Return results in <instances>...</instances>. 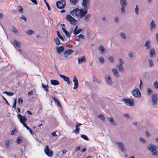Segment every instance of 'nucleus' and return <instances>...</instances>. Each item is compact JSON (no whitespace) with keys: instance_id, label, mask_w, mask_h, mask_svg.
I'll return each mask as SVG.
<instances>
[{"instance_id":"f257e3e1","label":"nucleus","mask_w":158,"mask_h":158,"mask_svg":"<svg viewBox=\"0 0 158 158\" xmlns=\"http://www.w3.org/2000/svg\"><path fill=\"white\" fill-rule=\"evenodd\" d=\"M157 147L152 143H150L149 145L147 147L148 149L150 151L152 155L158 157V152L156 150Z\"/></svg>"},{"instance_id":"f03ea898","label":"nucleus","mask_w":158,"mask_h":158,"mask_svg":"<svg viewBox=\"0 0 158 158\" xmlns=\"http://www.w3.org/2000/svg\"><path fill=\"white\" fill-rule=\"evenodd\" d=\"M66 19L70 23L73 25H75L77 20L69 14L66 15Z\"/></svg>"},{"instance_id":"7ed1b4c3","label":"nucleus","mask_w":158,"mask_h":158,"mask_svg":"<svg viewBox=\"0 0 158 158\" xmlns=\"http://www.w3.org/2000/svg\"><path fill=\"white\" fill-rule=\"evenodd\" d=\"M152 105L153 106H156L157 104L158 98L156 94L155 93L152 94L151 96Z\"/></svg>"},{"instance_id":"20e7f679","label":"nucleus","mask_w":158,"mask_h":158,"mask_svg":"<svg viewBox=\"0 0 158 158\" xmlns=\"http://www.w3.org/2000/svg\"><path fill=\"white\" fill-rule=\"evenodd\" d=\"M122 101H123L125 104L127 106H133L134 105V102L132 99H130L123 98L122 99Z\"/></svg>"},{"instance_id":"39448f33","label":"nucleus","mask_w":158,"mask_h":158,"mask_svg":"<svg viewBox=\"0 0 158 158\" xmlns=\"http://www.w3.org/2000/svg\"><path fill=\"white\" fill-rule=\"evenodd\" d=\"M66 3L65 1L62 0L56 2V5L58 8L60 9H62L65 7Z\"/></svg>"},{"instance_id":"423d86ee","label":"nucleus","mask_w":158,"mask_h":158,"mask_svg":"<svg viewBox=\"0 0 158 158\" xmlns=\"http://www.w3.org/2000/svg\"><path fill=\"white\" fill-rule=\"evenodd\" d=\"M44 151L45 154L48 156L51 157L53 155V151L50 150L49 148V146L48 145H46L44 148Z\"/></svg>"},{"instance_id":"0eeeda50","label":"nucleus","mask_w":158,"mask_h":158,"mask_svg":"<svg viewBox=\"0 0 158 158\" xmlns=\"http://www.w3.org/2000/svg\"><path fill=\"white\" fill-rule=\"evenodd\" d=\"M124 64V62L121 59H119V64H117L116 65V67L118 68L119 71L120 72H123L124 69L123 68V65Z\"/></svg>"},{"instance_id":"6e6552de","label":"nucleus","mask_w":158,"mask_h":158,"mask_svg":"<svg viewBox=\"0 0 158 158\" xmlns=\"http://www.w3.org/2000/svg\"><path fill=\"white\" fill-rule=\"evenodd\" d=\"M132 95L136 98H140L141 93L138 88H135L132 92Z\"/></svg>"},{"instance_id":"1a4fd4ad","label":"nucleus","mask_w":158,"mask_h":158,"mask_svg":"<svg viewBox=\"0 0 158 158\" xmlns=\"http://www.w3.org/2000/svg\"><path fill=\"white\" fill-rule=\"evenodd\" d=\"M88 9L86 8H84L79 9V13L80 18H82L86 15L88 12L87 10Z\"/></svg>"},{"instance_id":"9d476101","label":"nucleus","mask_w":158,"mask_h":158,"mask_svg":"<svg viewBox=\"0 0 158 158\" xmlns=\"http://www.w3.org/2000/svg\"><path fill=\"white\" fill-rule=\"evenodd\" d=\"M79 9L76 8L70 12V14L73 17H77L79 16Z\"/></svg>"},{"instance_id":"9b49d317","label":"nucleus","mask_w":158,"mask_h":158,"mask_svg":"<svg viewBox=\"0 0 158 158\" xmlns=\"http://www.w3.org/2000/svg\"><path fill=\"white\" fill-rule=\"evenodd\" d=\"M115 143L119 147L122 152H124L126 150L124 144L123 142H116Z\"/></svg>"},{"instance_id":"f8f14e48","label":"nucleus","mask_w":158,"mask_h":158,"mask_svg":"<svg viewBox=\"0 0 158 158\" xmlns=\"http://www.w3.org/2000/svg\"><path fill=\"white\" fill-rule=\"evenodd\" d=\"M90 0H83L82 3V5L84 8H86L89 9L88 6L89 5L90 3Z\"/></svg>"},{"instance_id":"ddd939ff","label":"nucleus","mask_w":158,"mask_h":158,"mask_svg":"<svg viewBox=\"0 0 158 158\" xmlns=\"http://www.w3.org/2000/svg\"><path fill=\"white\" fill-rule=\"evenodd\" d=\"M18 117L22 124L25 123L27 120V118L25 116H22L20 114H18Z\"/></svg>"},{"instance_id":"4468645a","label":"nucleus","mask_w":158,"mask_h":158,"mask_svg":"<svg viewBox=\"0 0 158 158\" xmlns=\"http://www.w3.org/2000/svg\"><path fill=\"white\" fill-rule=\"evenodd\" d=\"M59 75L60 76V77L62 78L64 81L67 82V84L68 85H70L71 82L70 81V80L69 78L65 76L64 75H62V74H59Z\"/></svg>"},{"instance_id":"2eb2a0df","label":"nucleus","mask_w":158,"mask_h":158,"mask_svg":"<svg viewBox=\"0 0 158 158\" xmlns=\"http://www.w3.org/2000/svg\"><path fill=\"white\" fill-rule=\"evenodd\" d=\"M73 81L74 82V86L73 88V89H76L78 87V80L75 75H74L73 76Z\"/></svg>"},{"instance_id":"dca6fc26","label":"nucleus","mask_w":158,"mask_h":158,"mask_svg":"<svg viewBox=\"0 0 158 158\" xmlns=\"http://www.w3.org/2000/svg\"><path fill=\"white\" fill-rule=\"evenodd\" d=\"M73 52V51L72 49H69L65 51L64 52V55L65 56V57L67 58V56H66V55H70Z\"/></svg>"},{"instance_id":"f3484780","label":"nucleus","mask_w":158,"mask_h":158,"mask_svg":"<svg viewBox=\"0 0 158 158\" xmlns=\"http://www.w3.org/2000/svg\"><path fill=\"white\" fill-rule=\"evenodd\" d=\"M98 48L101 54H102L106 52V50L103 45H100Z\"/></svg>"},{"instance_id":"a211bd4d","label":"nucleus","mask_w":158,"mask_h":158,"mask_svg":"<svg viewBox=\"0 0 158 158\" xmlns=\"http://www.w3.org/2000/svg\"><path fill=\"white\" fill-rule=\"evenodd\" d=\"M105 78L107 84L109 85H111L112 83V81L110 76L109 75H106L105 76Z\"/></svg>"},{"instance_id":"6ab92c4d","label":"nucleus","mask_w":158,"mask_h":158,"mask_svg":"<svg viewBox=\"0 0 158 158\" xmlns=\"http://www.w3.org/2000/svg\"><path fill=\"white\" fill-rule=\"evenodd\" d=\"M112 71L114 75L117 77H119V73L117 69L116 68H114L112 69Z\"/></svg>"},{"instance_id":"aec40b11","label":"nucleus","mask_w":158,"mask_h":158,"mask_svg":"<svg viewBox=\"0 0 158 158\" xmlns=\"http://www.w3.org/2000/svg\"><path fill=\"white\" fill-rule=\"evenodd\" d=\"M78 26H77L73 31V33L74 35H77L80 33L83 30L82 29H80L77 30Z\"/></svg>"},{"instance_id":"412c9836","label":"nucleus","mask_w":158,"mask_h":158,"mask_svg":"<svg viewBox=\"0 0 158 158\" xmlns=\"http://www.w3.org/2000/svg\"><path fill=\"white\" fill-rule=\"evenodd\" d=\"M107 118L109 120L110 123L113 126L117 125V123L114 121V118L112 117H107Z\"/></svg>"},{"instance_id":"4be33fe9","label":"nucleus","mask_w":158,"mask_h":158,"mask_svg":"<svg viewBox=\"0 0 158 158\" xmlns=\"http://www.w3.org/2000/svg\"><path fill=\"white\" fill-rule=\"evenodd\" d=\"M56 51L58 54H60L64 50V48L63 46L57 47L56 49Z\"/></svg>"},{"instance_id":"5701e85b","label":"nucleus","mask_w":158,"mask_h":158,"mask_svg":"<svg viewBox=\"0 0 158 158\" xmlns=\"http://www.w3.org/2000/svg\"><path fill=\"white\" fill-rule=\"evenodd\" d=\"M86 61V59L85 57L84 56H82L81 58H78V62L79 64H82L83 62Z\"/></svg>"},{"instance_id":"b1692460","label":"nucleus","mask_w":158,"mask_h":158,"mask_svg":"<svg viewBox=\"0 0 158 158\" xmlns=\"http://www.w3.org/2000/svg\"><path fill=\"white\" fill-rule=\"evenodd\" d=\"M150 42L149 40H146L144 44V46L146 48L147 50H148L151 48Z\"/></svg>"},{"instance_id":"393cba45","label":"nucleus","mask_w":158,"mask_h":158,"mask_svg":"<svg viewBox=\"0 0 158 158\" xmlns=\"http://www.w3.org/2000/svg\"><path fill=\"white\" fill-rule=\"evenodd\" d=\"M13 43L18 48H20L21 47V43L19 42L14 40Z\"/></svg>"},{"instance_id":"a878e982","label":"nucleus","mask_w":158,"mask_h":158,"mask_svg":"<svg viewBox=\"0 0 158 158\" xmlns=\"http://www.w3.org/2000/svg\"><path fill=\"white\" fill-rule=\"evenodd\" d=\"M149 53L150 54V57L151 58L153 56L156 55V53L153 48H152L149 50Z\"/></svg>"},{"instance_id":"bb28decb","label":"nucleus","mask_w":158,"mask_h":158,"mask_svg":"<svg viewBox=\"0 0 158 158\" xmlns=\"http://www.w3.org/2000/svg\"><path fill=\"white\" fill-rule=\"evenodd\" d=\"M150 26L151 31H152L153 28H156V26L153 20L152 21L151 23L150 24Z\"/></svg>"},{"instance_id":"cd10ccee","label":"nucleus","mask_w":158,"mask_h":158,"mask_svg":"<svg viewBox=\"0 0 158 158\" xmlns=\"http://www.w3.org/2000/svg\"><path fill=\"white\" fill-rule=\"evenodd\" d=\"M121 6H127V2L126 0H120L119 1Z\"/></svg>"},{"instance_id":"c85d7f7f","label":"nucleus","mask_w":158,"mask_h":158,"mask_svg":"<svg viewBox=\"0 0 158 158\" xmlns=\"http://www.w3.org/2000/svg\"><path fill=\"white\" fill-rule=\"evenodd\" d=\"M51 83L54 85H58L59 84V81L56 80H52L51 81Z\"/></svg>"},{"instance_id":"c756f323","label":"nucleus","mask_w":158,"mask_h":158,"mask_svg":"<svg viewBox=\"0 0 158 158\" xmlns=\"http://www.w3.org/2000/svg\"><path fill=\"white\" fill-rule=\"evenodd\" d=\"M42 87L47 92L48 91V85H44L43 83L42 85Z\"/></svg>"},{"instance_id":"7c9ffc66","label":"nucleus","mask_w":158,"mask_h":158,"mask_svg":"<svg viewBox=\"0 0 158 158\" xmlns=\"http://www.w3.org/2000/svg\"><path fill=\"white\" fill-rule=\"evenodd\" d=\"M125 6H121V14H123L125 13L126 10L125 9V7H126Z\"/></svg>"},{"instance_id":"2f4dec72","label":"nucleus","mask_w":158,"mask_h":158,"mask_svg":"<svg viewBox=\"0 0 158 158\" xmlns=\"http://www.w3.org/2000/svg\"><path fill=\"white\" fill-rule=\"evenodd\" d=\"M78 2V0H70V3L73 5H75Z\"/></svg>"},{"instance_id":"473e14b6","label":"nucleus","mask_w":158,"mask_h":158,"mask_svg":"<svg viewBox=\"0 0 158 158\" xmlns=\"http://www.w3.org/2000/svg\"><path fill=\"white\" fill-rule=\"evenodd\" d=\"M98 117L102 121H104L105 118L104 115L101 114H100L98 115Z\"/></svg>"},{"instance_id":"72a5a7b5","label":"nucleus","mask_w":158,"mask_h":158,"mask_svg":"<svg viewBox=\"0 0 158 158\" xmlns=\"http://www.w3.org/2000/svg\"><path fill=\"white\" fill-rule=\"evenodd\" d=\"M80 129L78 128V125H76V129L73 131L76 134H78L79 133Z\"/></svg>"},{"instance_id":"f704fd0d","label":"nucleus","mask_w":158,"mask_h":158,"mask_svg":"<svg viewBox=\"0 0 158 158\" xmlns=\"http://www.w3.org/2000/svg\"><path fill=\"white\" fill-rule=\"evenodd\" d=\"M3 93V94H5L9 96H12L14 94V93L9 92L6 91H4Z\"/></svg>"},{"instance_id":"c9c22d12","label":"nucleus","mask_w":158,"mask_h":158,"mask_svg":"<svg viewBox=\"0 0 158 158\" xmlns=\"http://www.w3.org/2000/svg\"><path fill=\"white\" fill-rule=\"evenodd\" d=\"M17 103V99L16 98L14 99V102L13 103V106L12 108H14L15 110H16V104Z\"/></svg>"},{"instance_id":"e433bc0d","label":"nucleus","mask_w":158,"mask_h":158,"mask_svg":"<svg viewBox=\"0 0 158 158\" xmlns=\"http://www.w3.org/2000/svg\"><path fill=\"white\" fill-rule=\"evenodd\" d=\"M54 40L55 41L56 44L57 45H58L60 44V42L57 37H56L55 38Z\"/></svg>"},{"instance_id":"4c0bfd02","label":"nucleus","mask_w":158,"mask_h":158,"mask_svg":"<svg viewBox=\"0 0 158 158\" xmlns=\"http://www.w3.org/2000/svg\"><path fill=\"white\" fill-rule=\"evenodd\" d=\"M146 91L147 92L148 95H150V94L153 92L152 90L150 88L146 89Z\"/></svg>"},{"instance_id":"58836bf2","label":"nucleus","mask_w":158,"mask_h":158,"mask_svg":"<svg viewBox=\"0 0 158 158\" xmlns=\"http://www.w3.org/2000/svg\"><path fill=\"white\" fill-rule=\"evenodd\" d=\"M135 12L136 15L139 14V7L137 5H136V7L135 9Z\"/></svg>"},{"instance_id":"ea45409f","label":"nucleus","mask_w":158,"mask_h":158,"mask_svg":"<svg viewBox=\"0 0 158 158\" xmlns=\"http://www.w3.org/2000/svg\"><path fill=\"white\" fill-rule=\"evenodd\" d=\"M91 16V14H88L85 17L84 19L85 20L88 21L89 20V18Z\"/></svg>"},{"instance_id":"a19ab883","label":"nucleus","mask_w":158,"mask_h":158,"mask_svg":"<svg viewBox=\"0 0 158 158\" xmlns=\"http://www.w3.org/2000/svg\"><path fill=\"white\" fill-rule=\"evenodd\" d=\"M148 61L149 63V66L150 67L153 66V64L152 60L151 59H149Z\"/></svg>"},{"instance_id":"79ce46f5","label":"nucleus","mask_w":158,"mask_h":158,"mask_svg":"<svg viewBox=\"0 0 158 158\" xmlns=\"http://www.w3.org/2000/svg\"><path fill=\"white\" fill-rule=\"evenodd\" d=\"M23 142V140L20 139V137H18L16 140V142L18 144Z\"/></svg>"},{"instance_id":"37998d69","label":"nucleus","mask_w":158,"mask_h":158,"mask_svg":"<svg viewBox=\"0 0 158 158\" xmlns=\"http://www.w3.org/2000/svg\"><path fill=\"white\" fill-rule=\"evenodd\" d=\"M18 10L19 12L23 13V8L20 6H18Z\"/></svg>"},{"instance_id":"c03bdc74","label":"nucleus","mask_w":158,"mask_h":158,"mask_svg":"<svg viewBox=\"0 0 158 158\" xmlns=\"http://www.w3.org/2000/svg\"><path fill=\"white\" fill-rule=\"evenodd\" d=\"M57 34L58 36L60 39H61L63 41H64V38L62 36L60 35V32L59 31H57Z\"/></svg>"},{"instance_id":"a18cd8bd","label":"nucleus","mask_w":158,"mask_h":158,"mask_svg":"<svg viewBox=\"0 0 158 158\" xmlns=\"http://www.w3.org/2000/svg\"><path fill=\"white\" fill-rule=\"evenodd\" d=\"M81 137L85 140H88L89 139V138L87 137V136L85 135H81Z\"/></svg>"},{"instance_id":"49530a36","label":"nucleus","mask_w":158,"mask_h":158,"mask_svg":"<svg viewBox=\"0 0 158 158\" xmlns=\"http://www.w3.org/2000/svg\"><path fill=\"white\" fill-rule=\"evenodd\" d=\"M10 141L9 140H7L5 142V145L7 148H9L10 146Z\"/></svg>"},{"instance_id":"de8ad7c7","label":"nucleus","mask_w":158,"mask_h":158,"mask_svg":"<svg viewBox=\"0 0 158 158\" xmlns=\"http://www.w3.org/2000/svg\"><path fill=\"white\" fill-rule=\"evenodd\" d=\"M153 85L154 87L156 89H158V82L156 81V82H154L153 83Z\"/></svg>"},{"instance_id":"09e8293b","label":"nucleus","mask_w":158,"mask_h":158,"mask_svg":"<svg viewBox=\"0 0 158 158\" xmlns=\"http://www.w3.org/2000/svg\"><path fill=\"white\" fill-rule=\"evenodd\" d=\"M44 1L45 3L46 4V6H47V7L48 8V10H51L50 7L49 5L48 4L46 0H44Z\"/></svg>"},{"instance_id":"8fccbe9b","label":"nucleus","mask_w":158,"mask_h":158,"mask_svg":"<svg viewBox=\"0 0 158 158\" xmlns=\"http://www.w3.org/2000/svg\"><path fill=\"white\" fill-rule=\"evenodd\" d=\"M120 35L124 39L126 38V35L123 32H121L120 33Z\"/></svg>"},{"instance_id":"3c124183","label":"nucleus","mask_w":158,"mask_h":158,"mask_svg":"<svg viewBox=\"0 0 158 158\" xmlns=\"http://www.w3.org/2000/svg\"><path fill=\"white\" fill-rule=\"evenodd\" d=\"M12 31L14 32L15 33H18V31L17 30L16 28H15L14 27H12Z\"/></svg>"},{"instance_id":"603ef678","label":"nucleus","mask_w":158,"mask_h":158,"mask_svg":"<svg viewBox=\"0 0 158 158\" xmlns=\"http://www.w3.org/2000/svg\"><path fill=\"white\" fill-rule=\"evenodd\" d=\"M108 59L111 63H113L114 62L113 58L112 56H109L108 57Z\"/></svg>"},{"instance_id":"864d4df0","label":"nucleus","mask_w":158,"mask_h":158,"mask_svg":"<svg viewBox=\"0 0 158 158\" xmlns=\"http://www.w3.org/2000/svg\"><path fill=\"white\" fill-rule=\"evenodd\" d=\"M139 140L141 142L143 143H145L146 142L145 139L142 138H140Z\"/></svg>"},{"instance_id":"5fc2aeb1","label":"nucleus","mask_w":158,"mask_h":158,"mask_svg":"<svg viewBox=\"0 0 158 158\" xmlns=\"http://www.w3.org/2000/svg\"><path fill=\"white\" fill-rule=\"evenodd\" d=\"M64 33L67 38H70L71 35L70 34V33L68 31H67L65 32Z\"/></svg>"},{"instance_id":"6e6d98bb","label":"nucleus","mask_w":158,"mask_h":158,"mask_svg":"<svg viewBox=\"0 0 158 158\" xmlns=\"http://www.w3.org/2000/svg\"><path fill=\"white\" fill-rule=\"evenodd\" d=\"M33 32L34 31L31 30L28 31H26V33L29 35H31Z\"/></svg>"},{"instance_id":"4d7b16f0","label":"nucleus","mask_w":158,"mask_h":158,"mask_svg":"<svg viewBox=\"0 0 158 158\" xmlns=\"http://www.w3.org/2000/svg\"><path fill=\"white\" fill-rule=\"evenodd\" d=\"M23 100L21 98H19L18 100V103L19 104H21L23 103Z\"/></svg>"},{"instance_id":"13d9d810","label":"nucleus","mask_w":158,"mask_h":158,"mask_svg":"<svg viewBox=\"0 0 158 158\" xmlns=\"http://www.w3.org/2000/svg\"><path fill=\"white\" fill-rule=\"evenodd\" d=\"M2 97L3 99L5 101L6 103V104L7 105H9V106H10L9 103H8V102L6 99V98L3 96H2Z\"/></svg>"},{"instance_id":"bf43d9fd","label":"nucleus","mask_w":158,"mask_h":158,"mask_svg":"<svg viewBox=\"0 0 158 158\" xmlns=\"http://www.w3.org/2000/svg\"><path fill=\"white\" fill-rule=\"evenodd\" d=\"M98 59L99 60V61L101 63H103L104 62V60L103 57H101L100 58H99Z\"/></svg>"},{"instance_id":"052dcab7","label":"nucleus","mask_w":158,"mask_h":158,"mask_svg":"<svg viewBox=\"0 0 158 158\" xmlns=\"http://www.w3.org/2000/svg\"><path fill=\"white\" fill-rule=\"evenodd\" d=\"M78 37L79 39L81 38L83 40L85 39L84 35L82 34H80L79 35Z\"/></svg>"},{"instance_id":"680f3d73","label":"nucleus","mask_w":158,"mask_h":158,"mask_svg":"<svg viewBox=\"0 0 158 158\" xmlns=\"http://www.w3.org/2000/svg\"><path fill=\"white\" fill-rule=\"evenodd\" d=\"M145 134L147 137H148L150 136V134L147 131H145Z\"/></svg>"},{"instance_id":"e2e57ef3","label":"nucleus","mask_w":158,"mask_h":158,"mask_svg":"<svg viewBox=\"0 0 158 158\" xmlns=\"http://www.w3.org/2000/svg\"><path fill=\"white\" fill-rule=\"evenodd\" d=\"M20 18L24 20L25 21H26L27 20L26 18L23 15H22L20 17Z\"/></svg>"},{"instance_id":"0e129e2a","label":"nucleus","mask_w":158,"mask_h":158,"mask_svg":"<svg viewBox=\"0 0 158 158\" xmlns=\"http://www.w3.org/2000/svg\"><path fill=\"white\" fill-rule=\"evenodd\" d=\"M16 134V131L15 129L13 130L11 132L10 134L11 135H13Z\"/></svg>"},{"instance_id":"69168bd1","label":"nucleus","mask_w":158,"mask_h":158,"mask_svg":"<svg viewBox=\"0 0 158 158\" xmlns=\"http://www.w3.org/2000/svg\"><path fill=\"white\" fill-rule=\"evenodd\" d=\"M23 125L26 127V128L28 130H30V128L27 125V124L25 123H23V124H22Z\"/></svg>"},{"instance_id":"338daca9","label":"nucleus","mask_w":158,"mask_h":158,"mask_svg":"<svg viewBox=\"0 0 158 158\" xmlns=\"http://www.w3.org/2000/svg\"><path fill=\"white\" fill-rule=\"evenodd\" d=\"M31 2L33 3L35 5H37L38 3L36 0H31Z\"/></svg>"},{"instance_id":"774afa93","label":"nucleus","mask_w":158,"mask_h":158,"mask_svg":"<svg viewBox=\"0 0 158 158\" xmlns=\"http://www.w3.org/2000/svg\"><path fill=\"white\" fill-rule=\"evenodd\" d=\"M123 115L127 118H129V115L128 114L124 113L123 114Z\"/></svg>"}]
</instances>
